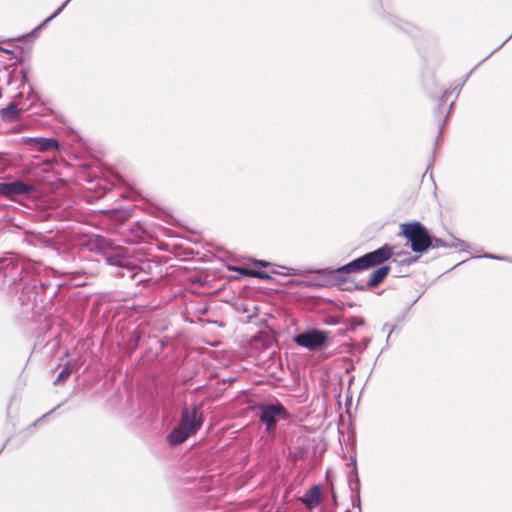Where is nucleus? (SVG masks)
Listing matches in <instances>:
<instances>
[{
	"instance_id": "nucleus-1",
	"label": "nucleus",
	"mask_w": 512,
	"mask_h": 512,
	"mask_svg": "<svg viewBox=\"0 0 512 512\" xmlns=\"http://www.w3.org/2000/svg\"><path fill=\"white\" fill-rule=\"evenodd\" d=\"M393 254V246L384 244L378 249L368 252L343 266L336 269H322L318 273L329 276L335 283H345L348 281L347 274L359 273L370 268L380 267L390 260Z\"/></svg>"
},
{
	"instance_id": "nucleus-2",
	"label": "nucleus",
	"mask_w": 512,
	"mask_h": 512,
	"mask_svg": "<svg viewBox=\"0 0 512 512\" xmlns=\"http://www.w3.org/2000/svg\"><path fill=\"white\" fill-rule=\"evenodd\" d=\"M204 423L202 406L190 405L181 410L179 423L168 434L171 445H179L195 434Z\"/></svg>"
},
{
	"instance_id": "nucleus-3",
	"label": "nucleus",
	"mask_w": 512,
	"mask_h": 512,
	"mask_svg": "<svg viewBox=\"0 0 512 512\" xmlns=\"http://www.w3.org/2000/svg\"><path fill=\"white\" fill-rule=\"evenodd\" d=\"M96 249L103 255L108 265L117 266L130 272V278L136 279L142 267H138L128 256L125 247L115 245L109 238L96 236Z\"/></svg>"
},
{
	"instance_id": "nucleus-4",
	"label": "nucleus",
	"mask_w": 512,
	"mask_h": 512,
	"mask_svg": "<svg viewBox=\"0 0 512 512\" xmlns=\"http://www.w3.org/2000/svg\"><path fill=\"white\" fill-rule=\"evenodd\" d=\"M401 234L410 242L413 252H427L431 246V235L427 228L418 221L401 225Z\"/></svg>"
},
{
	"instance_id": "nucleus-5",
	"label": "nucleus",
	"mask_w": 512,
	"mask_h": 512,
	"mask_svg": "<svg viewBox=\"0 0 512 512\" xmlns=\"http://www.w3.org/2000/svg\"><path fill=\"white\" fill-rule=\"evenodd\" d=\"M31 264L19 260L15 256H5L0 258V278L9 283L16 285L18 282L24 281L29 275Z\"/></svg>"
},
{
	"instance_id": "nucleus-6",
	"label": "nucleus",
	"mask_w": 512,
	"mask_h": 512,
	"mask_svg": "<svg viewBox=\"0 0 512 512\" xmlns=\"http://www.w3.org/2000/svg\"><path fill=\"white\" fill-rule=\"evenodd\" d=\"M328 338V332L312 328L297 334L294 337V342L298 346L304 347L310 351H315L322 348L326 344Z\"/></svg>"
},
{
	"instance_id": "nucleus-7",
	"label": "nucleus",
	"mask_w": 512,
	"mask_h": 512,
	"mask_svg": "<svg viewBox=\"0 0 512 512\" xmlns=\"http://www.w3.org/2000/svg\"><path fill=\"white\" fill-rule=\"evenodd\" d=\"M259 420L265 425V430L270 433L275 431L279 417H285L286 408L279 402L276 404H260L258 406Z\"/></svg>"
},
{
	"instance_id": "nucleus-8",
	"label": "nucleus",
	"mask_w": 512,
	"mask_h": 512,
	"mask_svg": "<svg viewBox=\"0 0 512 512\" xmlns=\"http://www.w3.org/2000/svg\"><path fill=\"white\" fill-rule=\"evenodd\" d=\"M34 190V185L25 183L21 180L0 182V195L6 198H13L18 195H27Z\"/></svg>"
},
{
	"instance_id": "nucleus-9",
	"label": "nucleus",
	"mask_w": 512,
	"mask_h": 512,
	"mask_svg": "<svg viewBox=\"0 0 512 512\" xmlns=\"http://www.w3.org/2000/svg\"><path fill=\"white\" fill-rule=\"evenodd\" d=\"M22 142L38 152L58 150L60 143L56 138L24 137Z\"/></svg>"
},
{
	"instance_id": "nucleus-10",
	"label": "nucleus",
	"mask_w": 512,
	"mask_h": 512,
	"mask_svg": "<svg viewBox=\"0 0 512 512\" xmlns=\"http://www.w3.org/2000/svg\"><path fill=\"white\" fill-rule=\"evenodd\" d=\"M390 271H391L390 265H382V266L378 267L371 273L368 281L365 284L357 285L355 287V289L359 290V291H365V290L373 289V288L379 286L381 283H383L385 281V279L389 275Z\"/></svg>"
},
{
	"instance_id": "nucleus-11",
	"label": "nucleus",
	"mask_w": 512,
	"mask_h": 512,
	"mask_svg": "<svg viewBox=\"0 0 512 512\" xmlns=\"http://www.w3.org/2000/svg\"><path fill=\"white\" fill-rule=\"evenodd\" d=\"M299 500L303 505H305L309 509L316 507L321 501L320 486L313 485L304 493V495Z\"/></svg>"
},
{
	"instance_id": "nucleus-12",
	"label": "nucleus",
	"mask_w": 512,
	"mask_h": 512,
	"mask_svg": "<svg viewBox=\"0 0 512 512\" xmlns=\"http://www.w3.org/2000/svg\"><path fill=\"white\" fill-rule=\"evenodd\" d=\"M20 111L16 103L11 102L0 110V116L5 121H14L19 118Z\"/></svg>"
},
{
	"instance_id": "nucleus-13",
	"label": "nucleus",
	"mask_w": 512,
	"mask_h": 512,
	"mask_svg": "<svg viewBox=\"0 0 512 512\" xmlns=\"http://www.w3.org/2000/svg\"><path fill=\"white\" fill-rule=\"evenodd\" d=\"M449 94H450V92H448V91H445L443 93V95L440 98V104L438 105V107L436 108V110L434 112L435 118L440 123L438 138L440 137L441 133L443 132L444 125H445V122H446V119H447V116H445L444 119H442L443 111L441 110V107L447 101V97H448Z\"/></svg>"
},
{
	"instance_id": "nucleus-14",
	"label": "nucleus",
	"mask_w": 512,
	"mask_h": 512,
	"mask_svg": "<svg viewBox=\"0 0 512 512\" xmlns=\"http://www.w3.org/2000/svg\"><path fill=\"white\" fill-rule=\"evenodd\" d=\"M74 366L75 364H72L70 361H68L58 374L57 378L54 381V384L57 385L60 382L65 381L71 375Z\"/></svg>"
},
{
	"instance_id": "nucleus-15",
	"label": "nucleus",
	"mask_w": 512,
	"mask_h": 512,
	"mask_svg": "<svg viewBox=\"0 0 512 512\" xmlns=\"http://www.w3.org/2000/svg\"><path fill=\"white\" fill-rule=\"evenodd\" d=\"M446 243L453 245V246H446V248H454V249H458L460 251H467L469 248L468 243H466L465 241H463L459 238H456L453 235L450 236V240L446 241Z\"/></svg>"
},
{
	"instance_id": "nucleus-16",
	"label": "nucleus",
	"mask_w": 512,
	"mask_h": 512,
	"mask_svg": "<svg viewBox=\"0 0 512 512\" xmlns=\"http://www.w3.org/2000/svg\"><path fill=\"white\" fill-rule=\"evenodd\" d=\"M365 321L362 317L353 316L347 319V331H354L357 327L363 326Z\"/></svg>"
},
{
	"instance_id": "nucleus-17",
	"label": "nucleus",
	"mask_w": 512,
	"mask_h": 512,
	"mask_svg": "<svg viewBox=\"0 0 512 512\" xmlns=\"http://www.w3.org/2000/svg\"><path fill=\"white\" fill-rule=\"evenodd\" d=\"M71 0H66L51 16H49L47 19H45L38 27L35 28V31L37 30H40L41 28H43L44 26H46V24H48L52 19H54L55 17H57L62 11L63 9L68 5V3L70 2Z\"/></svg>"
},
{
	"instance_id": "nucleus-18",
	"label": "nucleus",
	"mask_w": 512,
	"mask_h": 512,
	"mask_svg": "<svg viewBox=\"0 0 512 512\" xmlns=\"http://www.w3.org/2000/svg\"><path fill=\"white\" fill-rule=\"evenodd\" d=\"M446 246H452V245L451 244H447L446 240H442L441 238H437V237L431 235V246H430V248H439V247L446 248Z\"/></svg>"
},
{
	"instance_id": "nucleus-19",
	"label": "nucleus",
	"mask_w": 512,
	"mask_h": 512,
	"mask_svg": "<svg viewBox=\"0 0 512 512\" xmlns=\"http://www.w3.org/2000/svg\"><path fill=\"white\" fill-rule=\"evenodd\" d=\"M351 464L354 465V469L351 472L350 476H353L355 478V489H356L357 494H359V492H360V480H359L358 474H357L356 458L355 457L351 458Z\"/></svg>"
},
{
	"instance_id": "nucleus-20",
	"label": "nucleus",
	"mask_w": 512,
	"mask_h": 512,
	"mask_svg": "<svg viewBox=\"0 0 512 512\" xmlns=\"http://www.w3.org/2000/svg\"><path fill=\"white\" fill-rule=\"evenodd\" d=\"M250 275L251 276H254L256 278H259V279H264V280H268V279H271L270 275L267 274L266 272L264 271H260V270H252L250 272Z\"/></svg>"
},
{
	"instance_id": "nucleus-21",
	"label": "nucleus",
	"mask_w": 512,
	"mask_h": 512,
	"mask_svg": "<svg viewBox=\"0 0 512 512\" xmlns=\"http://www.w3.org/2000/svg\"><path fill=\"white\" fill-rule=\"evenodd\" d=\"M481 257L487 258V259H494V260H508V258H506V257L494 255V254H491V253H485Z\"/></svg>"
},
{
	"instance_id": "nucleus-22",
	"label": "nucleus",
	"mask_w": 512,
	"mask_h": 512,
	"mask_svg": "<svg viewBox=\"0 0 512 512\" xmlns=\"http://www.w3.org/2000/svg\"><path fill=\"white\" fill-rule=\"evenodd\" d=\"M382 329H383V331H387L388 332L387 339H386V341L388 342L389 338H390V335L392 334V332L395 329V326L389 325V324H385Z\"/></svg>"
},
{
	"instance_id": "nucleus-23",
	"label": "nucleus",
	"mask_w": 512,
	"mask_h": 512,
	"mask_svg": "<svg viewBox=\"0 0 512 512\" xmlns=\"http://www.w3.org/2000/svg\"><path fill=\"white\" fill-rule=\"evenodd\" d=\"M254 264L260 267H268L270 263L265 260H254Z\"/></svg>"
},
{
	"instance_id": "nucleus-24",
	"label": "nucleus",
	"mask_w": 512,
	"mask_h": 512,
	"mask_svg": "<svg viewBox=\"0 0 512 512\" xmlns=\"http://www.w3.org/2000/svg\"><path fill=\"white\" fill-rule=\"evenodd\" d=\"M405 26H406V27L401 26V29H403V30H405L406 32L410 33V32H411V30H410L409 28H411L412 26H411L410 24H408V23H405Z\"/></svg>"
},
{
	"instance_id": "nucleus-25",
	"label": "nucleus",
	"mask_w": 512,
	"mask_h": 512,
	"mask_svg": "<svg viewBox=\"0 0 512 512\" xmlns=\"http://www.w3.org/2000/svg\"><path fill=\"white\" fill-rule=\"evenodd\" d=\"M462 85H463V84H461L459 87H456V88H455V90H457V96L460 94V91H461Z\"/></svg>"
},
{
	"instance_id": "nucleus-26",
	"label": "nucleus",
	"mask_w": 512,
	"mask_h": 512,
	"mask_svg": "<svg viewBox=\"0 0 512 512\" xmlns=\"http://www.w3.org/2000/svg\"><path fill=\"white\" fill-rule=\"evenodd\" d=\"M56 408L52 409L50 412H48L47 414H43L42 418L46 417L48 414L52 413Z\"/></svg>"
},
{
	"instance_id": "nucleus-27",
	"label": "nucleus",
	"mask_w": 512,
	"mask_h": 512,
	"mask_svg": "<svg viewBox=\"0 0 512 512\" xmlns=\"http://www.w3.org/2000/svg\"><path fill=\"white\" fill-rule=\"evenodd\" d=\"M415 260H416V258H415V259H409V260H407V261H405V262H406V263H412V262H413V261H415Z\"/></svg>"
},
{
	"instance_id": "nucleus-28",
	"label": "nucleus",
	"mask_w": 512,
	"mask_h": 512,
	"mask_svg": "<svg viewBox=\"0 0 512 512\" xmlns=\"http://www.w3.org/2000/svg\"><path fill=\"white\" fill-rule=\"evenodd\" d=\"M368 343H369V339L364 340L365 347L368 345Z\"/></svg>"
},
{
	"instance_id": "nucleus-29",
	"label": "nucleus",
	"mask_w": 512,
	"mask_h": 512,
	"mask_svg": "<svg viewBox=\"0 0 512 512\" xmlns=\"http://www.w3.org/2000/svg\"><path fill=\"white\" fill-rule=\"evenodd\" d=\"M507 40L506 41H503V43L496 49L498 50L499 48H501L504 44H506Z\"/></svg>"
},
{
	"instance_id": "nucleus-30",
	"label": "nucleus",
	"mask_w": 512,
	"mask_h": 512,
	"mask_svg": "<svg viewBox=\"0 0 512 512\" xmlns=\"http://www.w3.org/2000/svg\"><path fill=\"white\" fill-rule=\"evenodd\" d=\"M41 418L40 419H37L34 423V425H36V423L40 422Z\"/></svg>"
},
{
	"instance_id": "nucleus-31",
	"label": "nucleus",
	"mask_w": 512,
	"mask_h": 512,
	"mask_svg": "<svg viewBox=\"0 0 512 512\" xmlns=\"http://www.w3.org/2000/svg\"><path fill=\"white\" fill-rule=\"evenodd\" d=\"M452 107H453V103L450 104L449 111L451 110Z\"/></svg>"
},
{
	"instance_id": "nucleus-32",
	"label": "nucleus",
	"mask_w": 512,
	"mask_h": 512,
	"mask_svg": "<svg viewBox=\"0 0 512 512\" xmlns=\"http://www.w3.org/2000/svg\"><path fill=\"white\" fill-rule=\"evenodd\" d=\"M3 446H5V444H4ZM3 448H4V447H2V448L0 449V452L3 450Z\"/></svg>"
}]
</instances>
